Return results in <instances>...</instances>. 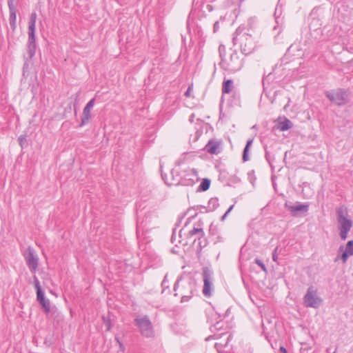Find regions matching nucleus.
<instances>
[{"label":"nucleus","instance_id":"1","mask_svg":"<svg viewBox=\"0 0 353 353\" xmlns=\"http://www.w3.org/2000/svg\"><path fill=\"white\" fill-rule=\"evenodd\" d=\"M219 52L221 58L219 65L223 70L232 73L243 68V58L236 50L232 48L227 50L224 45H220Z\"/></svg>","mask_w":353,"mask_h":353},{"label":"nucleus","instance_id":"2","mask_svg":"<svg viewBox=\"0 0 353 353\" xmlns=\"http://www.w3.org/2000/svg\"><path fill=\"white\" fill-rule=\"evenodd\" d=\"M232 43L234 45L239 44L241 52L245 55L252 54L256 48V42L252 36L241 27H239L234 33Z\"/></svg>","mask_w":353,"mask_h":353},{"label":"nucleus","instance_id":"3","mask_svg":"<svg viewBox=\"0 0 353 353\" xmlns=\"http://www.w3.org/2000/svg\"><path fill=\"white\" fill-rule=\"evenodd\" d=\"M174 290L178 292L175 296L179 294L181 296V301H188L196 291V283L191 279L185 280H178L174 284Z\"/></svg>","mask_w":353,"mask_h":353},{"label":"nucleus","instance_id":"4","mask_svg":"<svg viewBox=\"0 0 353 353\" xmlns=\"http://www.w3.org/2000/svg\"><path fill=\"white\" fill-rule=\"evenodd\" d=\"M337 222L339 224V236L342 241H345L348 236L353 225V222L350 219L347 217V211L346 208L341 206L336 208V210Z\"/></svg>","mask_w":353,"mask_h":353},{"label":"nucleus","instance_id":"5","mask_svg":"<svg viewBox=\"0 0 353 353\" xmlns=\"http://www.w3.org/2000/svg\"><path fill=\"white\" fill-rule=\"evenodd\" d=\"M37 14L32 12L28 21V39L27 43V61H30L35 55L37 50L35 28Z\"/></svg>","mask_w":353,"mask_h":353},{"label":"nucleus","instance_id":"6","mask_svg":"<svg viewBox=\"0 0 353 353\" xmlns=\"http://www.w3.org/2000/svg\"><path fill=\"white\" fill-rule=\"evenodd\" d=\"M135 325L139 328L141 334L146 338L155 336L154 327L150 318L147 315L139 316L134 319Z\"/></svg>","mask_w":353,"mask_h":353},{"label":"nucleus","instance_id":"7","mask_svg":"<svg viewBox=\"0 0 353 353\" xmlns=\"http://www.w3.org/2000/svg\"><path fill=\"white\" fill-rule=\"evenodd\" d=\"M325 95L327 99L337 105H343L349 102V93L343 89H337L327 91Z\"/></svg>","mask_w":353,"mask_h":353},{"label":"nucleus","instance_id":"8","mask_svg":"<svg viewBox=\"0 0 353 353\" xmlns=\"http://www.w3.org/2000/svg\"><path fill=\"white\" fill-rule=\"evenodd\" d=\"M213 274V271L208 267H203L202 268V278L203 281L202 292L206 297H210L214 290Z\"/></svg>","mask_w":353,"mask_h":353},{"label":"nucleus","instance_id":"9","mask_svg":"<svg viewBox=\"0 0 353 353\" xmlns=\"http://www.w3.org/2000/svg\"><path fill=\"white\" fill-rule=\"evenodd\" d=\"M303 300L307 307L317 308L321 303V299L316 296V290L312 285L308 288Z\"/></svg>","mask_w":353,"mask_h":353},{"label":"nucleus","instance_id":"10","mask_svg":"<svg viewBox=\"0 0 353 353\" xmlns=\"http://www.w3.org/2000/svg\"><path fill=\"white\" fill-rule=\"evenodd\" d=\"M26 264L32 273H35L39 264V259L31 247H28L25 254Z\"/></svg>","mask_w":353,"mask_h":353},{"label":"nucleus","instance_id":"11","mask_svg":"<svg viewBox=\"0 0 353 353\" xmlns=\"http://www.w3.org/2000/svg\"><path fill=\"white\" fill-rule=\"evenodd\" d=\"M221 141L210 139L205 145L204 150L211 154H217L221 152Z\"/></svg>","mask_w":353,"mask_h":353},{"label":"nucleus","instance_id":"12","mask_svg":"<svg viewBox=\"0 0 353 353\" xmlns=\"http://www.w3.org/2000/svg\"><path fill=\"white\" fill-rule=\"evenodd\" d=\"M226 336L225 339H223L215 343V347L219 353H225L230 350L229 347V341L232 337L231 334H223L221 337Z\"/></svg>","mask_w":353,"mask_h":353},{"label":"nucleus","instance_id":"13","mask_svg":"<svg viewBox=\"0 0 353 353\" xmlns=\"http://www.w3.org/2000/svg\"><path fill=\"white\" fill-rule=\"evenodd\" d=\"M285 206L290 211L292 216H296L299 212H307L308 211L309 205L307 204H298L295 205L285 204Z\"/></svg>","mask_w":353,"mask_h":353},{"label":"nucleus","instance_id":"14","mask_svg":"<svg viewBox=\"0 0 353 353\" xmlns=\"http://www.w3.org/2000/svg\"><path fill=\"white\" fill-rule=\"evenodd\" d=\"M353 255V240L347 241L345 250L341 256V259L343 263H345L347 259Z\"/></svg>","mask_w":353,"mask_h":353},{"label":"nucleus","instance_id":"15","mask_svg":"<svg viewBox=\"0 0 353 353\" xmlns=\"http://www.w3.org/2000/svg\"><path fill=\"white\" fill-rule=\"evenodd\" d=\"M34 285L37 290V299L38 301L43 300L45 298L44 292L41 289L40 282L36 276H34Z\"/></svg>","mask_w":353,"mask_h":353},{"label":"nucleus","instance_id":"16","mask_svg":"<svg viewBox=\"0 0 353 353\" xmlns=\"http://www.w3.org/2000/svg\"><path fill=\"white\" fill-rule=\"evenodd\" d=\"M91 118V110L88 108H84L83 110L82 115L81 117V122L79 125V127H82L86 124H88Z\"/></svg>","mask_w":353,"mask_h":353},{"label":"nucleus","instance_id":"17","mask_svg":"<svg viewBox=\"0 0 353 353\" xmlns=\"http://www.w3.org/2000/svg\"><path fill=\"white\" fill-rule=\"evenodd\" d=\"M188 235L190 237L197 236V238L200 239L205 236V232L201 228V225L199 224L198 227H194L191 230L189 231Z\"/></svg>","mask_w":353,"mask_h":353},{"label":"nucleus","instance_id":"18","mask_svg":"<svg viewBox=\"0 0 353 353\" xmlns=\"http://www.w3.org/2000/svg\"><path fill=\"white\" fill-rule=\"evenodd\" d=\"M234 88L233 81L231 79L225 80L223 82L222 92L223 94H229Z\"/></svg>","mask_w":353,"mask_h":353},{"label":"nucleus","instance_id":"19","mask_svg":"<svg viewBox=\"0 0 353 353\" xmlns=\"http://www.w3.org/2000/svg\"><path fill=\"white\" fill-rule=\"evenodd\" d=\"M293 126L292 123L291 121H290L288 119L285 118L283 121H279L278 123V128L281 131H285L290 128H292Z\"/></svg>","mask_w":353,"mask_h":353},{"label":"nucleus","instance_id":"20","mask_svg":"<svg viewBox=\"0 0 353 353\" xmlns=\"http://www.w3.org/2000/svg\"><path fill=\"white\" fill-rule=\"evenodd\" d=\"M253 140H254L253 139H248L247 141L245 147V148L243 150V157H242V159H243V161L244 162H245V161L249 160L248 152H249L250 147L252 145Z\"/></svg>","mask_w":353,"mask_h":353},{"label":"nucleus","instance_id":"21","mask_svg":"<svg viewBox=\"0 0 353 353\" xmlns=\"http://www.w3.org/2000/svg\"><path fill=\"white\" fill-rule=\"evenodd\" d=\"M9 22L11 28L14 30L16 28L17 9L9 10Z\"/></svg>","mask_w":353,"mask_h":353},{"label":"nucleus","instance_id":"22","mask_svg":"<svg viewBox=\"0 0 353 353\" xmlns=\"http://www.w3.org/2000/svg\"><path fill=\"white\" fill-rule=\"evenodd\" d=\"M39 303L41 305L44 312L48 314L50 311V303L49 299H44L39 301Z\"/></svg>","mask_w":353,"mask_h":353},{"label":"nucleus","instance_id":"23","mask_svg":"<svg viewBox=\"0 0 353 353\" xmlns=\"http://www.w3.org/2000/svg\"><path fill=\"white\" fill-rule=\"evenodd\" d=\"M210 180L208 179H203L199 185V190L201 191H206L210 188Z\"/></svg>","mask_w":353,"mask_h":353},{"label":"nucleus","instance_id":"24","mask_svg":"<svg viewBox=\"0 0 353 353\" xmlns=\"http://www.w3.org/2000/svg\"><path fill=\"white\" fill-rule=\"evenodd\" d=\"M19 0H8L9 10L17 9V5Z\"/></svg>","mask_w":353,"mask_h":353},{"label":"nucleus","instance_id":"25","mask_svg":"<svg viewBox=\"0 0 353 353\" xmlns=\"http://www.w3.org/2000/svg\"><path fill=\"white\" fill-rule=\"evenodd\" d=\"M209 206L212 207L213 209L216 208L219 205V201L216 198H212L208 202Z\"/></svg>","mask_w":353,"mask_h":353},{"label":"nucleus","instance_id":"26","mask_svg":"<svg viewBox=\"0 0 353 353\" xmlns=\"http://www.w3.org/2000/svg\"><path fill=\"white\" fill-rule=\"evenodd\" d=\"M254 262L256 264H257L259 266L261 267V268L262 269V270L263 272H267V268H266L265 265L260 259H255Z\"/></svg>","mask_w":353,"mask_h":353},{"label":"nucleus","instance_id":"27","mask_svg":"<svg viewBox=\"0 0 353 353\" xmlns=\"http://www.w3.org/2000/svg\"><path fill=\"white\" fill-rule=\"evenodd\" d=\"M95 103V99L93 98L88 101V103L85 105L84 108L89 109L90 110L94 107Z\"/></svg>","mask_w":353,"mask_h":353},{"label":"nucleus","instance_id":"28","mask_svg":"<svg viewBox=\"0 0 353 353\" xmlns=\"http://www.w3.org/2000/svg\"><path fill=\"white\" fill-rule=\"evenodd\" d=\"M278 250H279V247L277 246L274 250L272 252V260L274 261V262H276L278 263Z\"/></svg>","mask_w":353,"mask_h":353},{"label":"nucleus","instance_id":"29","mask_svg":"<svg viewBox=\"0 0 353 353\" xmlns=\"http://www.w3.org/2000/svg\"><path fill=\"white\" fill-rule=\"evenodd\" d=\"M103 323L107 327V330H110L111 328L110 320L105 316H103Z\"/></svg>","mask_w":353,"mask_h":353},{"label":"nucleus","instance_id":"30","mask_svg":"<svg viewBox=\"0 0 353 353\" xmlns=\"http://www.w3.org/2000/svg\"><path fill=\"white\" fill-rule=\"evenodd\" d=\"M168 276L165 275L163 278V280L161 283V286L164 288H168Z\"/></svg>","mask_w":353,"mask_h":353},{"label":"nucleus","instance_id":"31","mask_svg":"<svg viewBox=\"0 0 353 353\" xmlns=\"http://www.w3.org/2000/svg\"><path fill=\"white\" fill-rule=\"evenodd\" d=\"M192 90V85H189L187 90L185 92V96L189 97L190 96V92Z\"/></svg>","mask_w":353,"mask_h":353},{"label":"nucleus","instance_id":"32","mask_svg":"<svg viewBox=\"0 0 353 353\" xmlns=\"http://www.w3.org/2000/svg\"><path fill=\"white\" fill-rule=\"evenodd\" d=\"M26 137L21 136L19 138V144L22 146L24 141H26Z\"/></svg>","mask_w":353,"mask_h":353},{"label":"nucleus","instance_id":"33","mask_svg":"<svg viewBox=\"0 0 353 353\" xmlns=\"http://www.w3.org/2000/svg\"><path fill=\"white\" fill-rule=\"evenodd\" d=\"M219 28V23L218 21H216L214 24V32H216L218 29Z\"/></svg>","mask_w":353,"mask_h":353},{"label":"nucleus","instance_id":"34","mask_svg":"<svg viewBox=\"0 0 353 353\" xmlns=\"http://www.w3.org/2000/svg\"><path fill=\"white\" fill-rule=\"evenodd\" d=\"M279 351L281 352V353H288L287 352V350L285 347L281 346L280 347V349H279Z\"/></svg>","mask_w":353,"mask_h":353},{"label":"nucleus","instance_id":"35","mask_svg":"<svg viewBox=\"0 0 353 353\" xmlns=\"http://www.w3.org/2000/svg\"><path fill=\"white\" fill-rule=\"evenodd\" d=\"M115 339H116V341L118 342V343L119 344L120 347H121V348L123 347V344L120 342V341H119V338H118V337H115Z\"/></svg>","mask_w":353,"mask_h":353},{"label":"nucleus","instance_id":"36","mask_svg":"<svg viewBox=\"0 0 353 353\" xmlns=\"http://www.w3.org/2000/svg\"><path fill=\"white\" fill-rule=\"evenodd\" d=\"M115 339H116V341L118 342V343L119 344L120 347H121V348L123 347V344L120 342V341H119V338H118V337H115Z\"/></svg>","mask_w":353,"mask_h":353},{"label":"nucleus","instance_id":"37","mask_svg":"<svg viewBox=\"0 0 353 353\" xmlns=\"http://www.w3.org/2000/svg\"><path fill=\"white\" fill-rule=\"evenodd\" d=\"M233 208H234V205H231V206L228 208V210L226 211V214H228L230 212V211L233 209Z\"/></svg>","mask_w":353,"mask_h":353},{"label":"nucleus","instance_id":"38","mask_svg":"<svg viewBox=\"0 0 353 353\" xmlns=\"http://www.w3.org/2000/svg\"><path fill=\"white\" fill-rule=\"evenodd\" d=\"M228 216V214H226V212L223 215V216L221 217V221H223L225 217Z\"/></svg>","mask_w":353,"mask_h":353},{"label":"nucleus","instance_id":"39","mask_svg":"<svg viewBox=\"0 0 353 353\" xmlns=\"http://www.w3.org/2000/svg\"><path fill=\"white\" fill-rule=\"evenodd\" d=\"M268 157H270L269 152L267 150H265V157L267 159H268Z\"/></svg>","mask_w":353,"mask_h":353},{"label":"nucleus","instance_id":"40","mask_svg":"<svg viewBox=\"0 0 353 353\" xmlns=\"http://www.w3.org/2000/svg\"><path fill=\"white\" fill-rule=\"evenodd\" d=\"M343 249H344V247H343V245H341V246L339 247V252H340L341 251H343Z\"/></svg>","mask_w":353,"mask_h":353},{"label":"nucleus","instance_id":"41","mask_svg":"<svg viewBox=\"0 0 353 353\" xmlns=\"http://www.w3.org/2000/svg\"><path fill=\"white\" fill-rule=\"evenodd\" d=\"M194 181L193 180H190V181L186 184V185H192Z\"/></svg>","mask_w":353,"mask_h":353},{"label":"nucleus","instance_id":"42","mask_svg":"<svg viewBox=\"0 0 353 353\" xmlns=\"http://www.w3.org/2000/svg\"><path fill=\"white\" fill-rule=\"evenodd\" d=\"M220 323H217L216 324L214 325V327L216 329H218V326L219 325Z\"/></svg>","mask_w":353,"mask_h":353},{"label":"nucleus","instance_id":"43","mask_svg":"<svg viewBox=\"0 0 353 353\" xmlns=\"http://www.w3.org/2000/svg\"><path fill=\"white\" fill-rule=\"evenodd\" d=\"M192 172H193L194 174H196V171H195V170H194V169H192Z\"/></svg>","mask_w":353,"mask_h":353},{"label":"nucleus","instance_id":"44","mask_svg":"<svg viewBox=\"0 0 353 353\" xmlns=\"http://www.w3.org/2000/svg\"><path fill=\"white\" fill-rule=\"evenodd\" d=\"M244 0H239L240 4Z\"/></svg>","mask_w":353,"mask_h":353}]
</instances>
